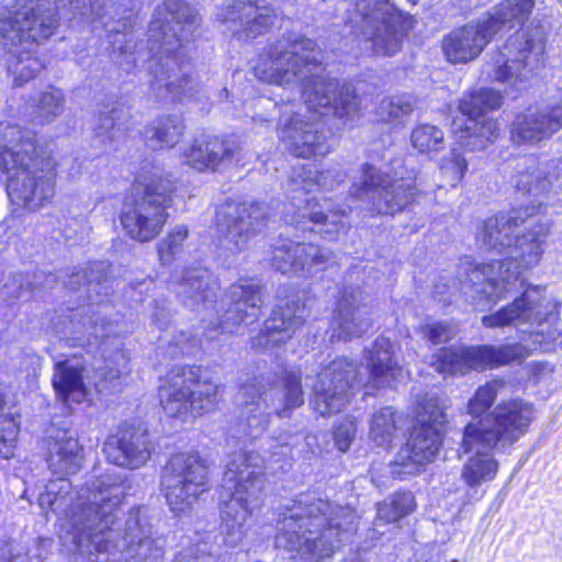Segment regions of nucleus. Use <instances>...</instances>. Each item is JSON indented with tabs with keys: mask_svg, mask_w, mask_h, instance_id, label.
Listing matches in <instances>:
<instances>
[{
	"mask_svg": "<svg viewBox=\"0 0 562 562\" xmlns=\"http://www.w3.org/2000/svg\"><path fill=\"white\" fill-rule=\"evenodd\" d=\"M356 10L364 22L362 29L370 36L373 50L379 55H394L405 29L390 0H357Z\"/></svg>",
	"mask_w": 562,
	"mask_h": 562,
	"instance_id": "nucleus-19",
	"label": "nucleus"
},
{
	"mask_svg": "<svg viewBox=\"0 0 562 562\" xmlns=\"http://www.w3.org/2000/svg\"><path fill=\"white\" fill-rule=\"evenodd\" d=\"M0 168L16 207L37 211L55 192V161L30 130L0 124Z\"/></svg>",
	"mask_w": 562,
	"mask_h": 562,
	"instance_id": "nucleus-5",
	"label": "nucleus"
},
{
	"mask_svg": "<svg viewBox=\"0 0 562 562\" xmlns=\"http://www.w3.org/2000/svg\"><path fill=\"white\" fill-rule=\"evenodd\" d=\"M121 111L112 109L108 112H101L94 124V132L97 136L112 140L116 137L117 127L116 121L120 120Z\"/></svg>",
	"mask_w": 562,
	"mask_h": 562,
	"instance_id": "nucleus-54",
	"label": "nucleus"
},
{
	"mask_svg": "<svg viewBox=\"0 0 562 562\" xmlns=\"http://www.w3.org/2000/svg\"><path fill=\"white\" fill-rule=\"evenodd\" d=\"M210 464L198 452H181L167 463L161 485L170 509L176 514L191 510L210 487Z\"/></svg>",
	"mask_w": 562,
	"mask_h": 562,
	"instance_id": "nucleus-14",
	"label": "nucleus"
},
{
	"mask_svg": "<svg viewBox=\"0 0 562 562\" xmlns=\"http://www.w3.org/2000/svg\"><path fill=\"white\" fill-rule=\"evenodd\" d=\"M52 381L57 397L63 402L81 403L89 395L91 386L101 391L83 359L77 356L58 361Z\"/></svg>",
	"mask_w": 562,
	"mask_h": 562,
	"instance_id": "nucleus-27",
	"label": "nucleus"
},
{
	"mask_svg": "<svg viewBox=\"0 0 562 562\" xmlns=\"http://www.w3.org/2000/svg\"><path fill=\"white\" fill-rule=\"evenodd\" d=\"M519 276L520 266L512 259L475 265L469 269L461 292L473 303L483 299L495 303L518 289Z\"/></svg>",
	"mask_w": 562,
	"mask_h": 562,
	"instance_id": "nucleus-18",
	"label": "nucleus"
},
{
	"mask_svg": "<svg viewBox=\"0 0 562 562\" xmlns=\"http://www.w3.org/2000/svg\"><path fill=\"white\" fill-rule=\"evenodd\" d=\"M279 138L299 158L324 157L330 151L326 135L318 130L315 122L306 121L301 113L280 120Z\"/></svg>",
	"mask_w": 562,
	"mask_h": 562,
	"instance_id": "nucleus-24",
	"label": "nucleus"
},
{
	"mask_svg": "<svg viewBox=\"0 0 562 562\" xmlns=\"http://www.w3.org/2000/svg\"><path fill=\"white\" fill-rule=\"evenodd\" d=\"M363 383L357 363L345 357L337 358L318 373L312 405L322 416L338 413L349 402L351 391Z\"/></svg>",
	"mask_w": 562,
	"mask_h": 562,
	"instance_id": "nucleus-16",
	"label": "nucleus"
},
{
	"mask_svg": "<svg viewBox=\"0 0 562 562\" xmlns=\"http://www.w3.org/2000/svg\"><path fill=\"white\" fill-rule=\"evenodd\" d=\"M70 5L76 14L81 15L86 21L102 18L109 8L105 3L101 4L100 0H71Z\"/></svg>",
	"mask_w": 562,
	"mask_h": 562,
	"instance_id": "nucleus-56",
	"label": "nucleus"
},
{
	"mask_svg": "<svg viewBox=\"0 0 562 562\" xmlns=\"http://www.w3.org/2000/svg\"><path fill=\"white\" fill-rule=\"evenodd\" d=\"M328 173V171L319 172L316 175L315 180L310 178L303 180V190L311 191L313 184L323 187L325 189L331 187V182L327 181Z\"/></svg>",
	"mask_w": 562,
	"mask_h": 562,
	"instance_id": "nucleus-61",
	"label": "nucleus"
},
{
	"mask_svg": "<svg viewBox=\"0 0 562 562\" xmlns=\"http://www.w3.org/2000/svg\"><path fill=\"white\" fill-rule=\"evenodd\" d=\"M411 143L420 154H435L445 148V133L437 125L419 124L411 133Z\"/></svg>",
	"mask_w": 562,
	"mask_h": 562,
	"instance_id": "nucleus-44",
	"label": "nucleus"
},
{
	"mask_svg": "<svg viewBox=\"0 0 562 562\" xmlns=\"http://www.w3.org/2000/svg\"><path fill=\"white\" fill-rule=\"evenodd\" d=\"M20 52L12 50L14 54L21 56L15 57L9 65L10 70L14 75V85L21 86L34 76H36L43 68V64L32 56L33 48L26 50L24 47H18Z\"/></svg>",
	"mask_w": 562,
	"mask_h": 562,
	"instance_id": "nucleus-49",
	"label": "nucleus"
},
{
	"mask_svg": "<svg viewBox=\"0 0 562 562\" xmlns=\"http://www.w3.org/2000/svg\"><path fill=\"white\" fill-rule=\"evenodd\" d=\"M232 307L226 312L225 319L221 322L224 330H232L229 322L241 323L245 317H257V311L262 304L261 286L255 280H240L228 290Z\"/></svg>",
	"mask_w": 562,
	"mask_h": 562,
	"instance_id": "nucleus-33",
	"label": "nucleus"
},
{
	"mask_svg": "<svg viewBox=\"0 0 562 562\" xmlns=\"http://www.w3.org/2000/svg\"><path fill=\"white\" fill-rule=\"evenodd\" d=\"M562 126V104L539 111H528L516 116L510 127L512 139L517 144H535L551 137Z\"/></svg>",
	"mask_w": 562,
	"mask_h": 562,
	"instance_id": "nucleus-30",
	"label": "nucleus"
},
{
	"mask_svg": "<svg viewBox=\"0 0 562 562\" xmlns=\"http://www.w3.org/2000/svg\"><path fill=\"white\" fill-rule=\"evenodd\" d=\"M293 241L283 243L280 246H276L271 265L273 268L285 273H295V262L293 258Z\"/></svg>",
	"mask_w": 562,
	"mask_h": 562,
	"instance_id": "nucleus-55",
	"label": "nucleus"
},
{
	"mask_svg": "<svg viewBox=\"0 0 562 562\" xmlns=\"http://www.w3.org/2000/svg\"><path fill=\"white\" fill-rule=\"evenodd\" d=\"M539 206L514 209L508 214L488 217L477 233V241L487 249L503 251L510 249V257L521 258L522 266L528 268L539 262L543 252V244L550 233L549 223H537L525 234L513 237L514 228L532 216Z\"/></svg>",
	"mask_w": 562,
	"mask_h": 562,
	"instance_id": "nucleus-7",
	"label": "nucleus"
},
{
	"mask_svg": "<svg viewBox=\"0 0 562 562\" xmlns=\"http://www.w3.org/2000/svg\"><path fill=\"white\" fill-rule=\"evenodd\" d=\"M357 431L355 418L345 419L335 430L334 440L337 448L345 452L349 449Z\"/></svg>",
	"mask_w": 562,
	"mask_h": 562,
	"instance_id": "nucleus-57",
	"label": "nucleus"
},
{
	"mask_svg": "<svg viewBox=\"0 0 562 562\" xmlns=\"http://www.w3.org/2000/svg\"><path fill=\"white\" fill-rule=\"evenodd\" d=\"M533 7V0H503L483 18L494 26L493 33L496 35L505 29L524 23L531 14Z\"/></svg>",
	"mask_w": 562,
	"mask_h": 562,
	"instance_id": "nucleus-38",
	"label": "nucleus"
},
{
	"mask_svg": "<svg viewBox=\"0 0 562 562\" xmlns=\"http://www.w3.org/2000/svg\"><path fill=\"white\" fill-rule=\"evenodd\" d=\"M277 18L274 10L262 2L236 1L221 14L223 21H239L245 25L248 35H257L267 31Z\"/></svg>",
	"mask_w": 562,
	"mask_h": 562,
	"instance_id": "nucleus-35",
	"label": "nucleus"
},
{
	"mask_svg": "<svg viewBox=\"0 0 562 562\" xmlns=\"http://www.w3.org/2000/svg\"><path fill=\"white\" fill-rule=\"evenodd\" d=\"M497 123L491 119L481 120L467 116L464 120H456L452 132L456 142L470 151L485 149L498 136Z\"/></svg>",
	"mask_w": 562,
	"mask_h": 562,
	"instance_id": "nucleus-36",
	"label": "nucleus"
},
{
	"mask_svg": "<svg viewBox=\"0 0 562 562\" xmlns=\"http://www.w3.org/2000/svg\"><path fill=\"white\" fill-rule=\"evenodd\" d=\"M540 288L527 289L513 303L495 313L483 316L482 324L487 328L509 325H540L547 319L548 308Z\"/></svg>",
	"mask_w": 562,
	"mask_h": 562,
	"instance_id": "nucleus-26",
	"label": "nucleus"
},
{
	"mask_svg": "<svg viewBox=\"0 0 562 562\" xmlns=\"http://www.w3.org/2000/svg\"><path fill=\"white\" fill-rule=\"evenodd\" d=\"M352 507L313 495H301L281 514L276 544L304 559L321 561L333 555L357 526Z\"/></svg>",
	"mask_w": 562,
	"mask_h": 562,
	"instance_id": "nucleus-4",
	"label": "nucleus"
},
{
	"mask_svg": "<svg viewBox=\"0 0 562 562\" xmlns=\"http://www.w3.org/2000/svg\"><path fill=\"white\" fill-rule=\"evenodd\" d=\"M362 181L355 189L359 199L371 196L375 209L381 214H395L413 203L417 190L411 180L391 181L371 165L363 166Z\"/></svg>",
	"mask_w": 562,
	"mask_h": 562,
	"instance_id": "nucleus-20",
	"label": "nucleus"
},
{
	"mask_svg": "<svg viewBox=\"0 0 562 562\" xmlns=\"http://www.w3.org/2000/svg\"><path fill=\"white\" fill-rule=\"evenodd\" d=\"M467 169L468 162L456 147L451 149L449 157L441 160L440 170L452 187L463 179Z\"/></svg>",
	"mask_w": 562,
	"mask_h": 562,
	"instance_id": "nucleus-53",
	"label": "nucleus"
},
{
	"mask_svg": "<svg viewBox=\"0 0 562 562\" xmlns=\"http://www.w3.org/2000/svg\"><path fill=\"white\" fill-rule=\"evenodd\" d=\"M358 288H346L337 303L333 322V338L350 340L362 336L371 326V307Z\"/></svg>",
	"mask_w": 562,
	"mask_h": 562,
	"instance_id": "nucleus-25",
	"label": "nucleus"
},
{
	"mask_svg": "<svg viewBox=\"0 0 562 562\" xmlns=\"http://www.w3.org/2000/svg\"><path fill=\"white\" fill-rule=\"evenodd\" d=\"M64 94L57 88H49L41 93L34 104L35 119L41 123L53 122L64 109Z\"/></svg>",
	"mask_w": 562,
	"mask_h": 562,
	"instance_id": "nucleus-48",
	"label": "nucleus"
},
{
	"mask_svg": "<svg viewBox=\"0 0 562 562\" xmlns=\"http://www.w3.org/2000/svg\"><path fill=\"white\" fill-rule=\"evenodd\" d=\"M183 128V123L179 117L166 116L147 131V136L160 148L172 147L180 140Z\"/></svg>",
	"mask_w": 562,
	"mask_h": 562,
	"instance_id": "nucleus-46",
	"label": "nucleus"
},
{
	"mask_svg": "<svg viewBox=\"0 0 562 562\" xmlns=\"http://www.w3.org/2000/svg\"><path fill=\"white\" fill-rule=\"evenodd\" d=\"M532 404L519 398L503 401L484 418L469 423L463 430L461 449L512 446L528 429L533 419Z\"/></svg>",
	"mask_w": 562,
	"mask_h": 562,
	"instance_id": "nucleus-9",
	"label": "nucleus"
},
{
	"mask_svg": "<svg viewBox=\"0 0 562 562\" xmlns=\"http://www.w3.org/2000/svg\"><path fill=\"white\" fill-rule=\"evenodd\" d=\"M493 27L482 16L451 30L441 40L446 59L454 65L475 60L495 36Z\"/></svg>",
	"mask_w": 562,
	"mask_h": 562,
	"instance_id": "nucleus-23",
	"label": "nucleus"
},
{
	"mask_svg": "<svg viewBox=\"0 0 562 562\" xmlns=\"http://www.w3.org/2000/svg\"><path fill=\"white\" fill-rule=\"evenodd\" d=\"M58 25L57 8L47 0H15L0 12V44L16 50H31L53 35Z\"/></svg>",
	"mask_w": 562,
	"mask_h": 562,
	"instance_id": "nucleus-10",
	"label": "nucleus"
},
{
	"mask_svg": "<svg viewBox=\"0 0 562 562\" xmlns=\"http://www.w3.org/2000/svg\"><path fill=\"white\" fill-rule=\"evenodd\" d=\"M195 10L182 0H167L158 5L149 27L150 89L158 98H191L199 91V81L186 63L183 53L198 25Z\"/></svg>",
	"mask_w": 562,
	"mask_h": 562,
	"instance_id": "nucleus-3",
	"label": "nucleus"
},
{
	"mask_svg": "<svg viewBox=\"0 0 562 562\" xmlns=\"http://www.w3.org/2000/svg\"><path fill=\"white\" fill-rule=\"evenodd\" d=\"M190 397L193 402V411L200 415L205 411L213 408L218 397V386L209 380H202L199 375L200 370L194 368L183 369Z\"/></svg>",
	"mask_w": 562,
	"mask_h": 562,
	"instance_id": "nucleus-40",
	"label": "nucleus"
},
{
	"mask_svg": "<svg viewBox=\"0 0 562 562\" xmlns=\"http://www.w3.org/2000/svg\"><path fill=\"white\" fill-rule=\"evenodd\" d=\"M89 490V503L60 522V539L65 544L70 540V550L87 557L89 562H104L99 560L102 553L109 554L105 562H147L162 557L164 540L153 537L151 526L139 509L130 512L122 538L112 532L126 491L120 475H102L91 482Z\"/></svg>",
	"mask_w": 562,
	"mask_h": 562,
	"instance_id": "nucleus-1",
	"label": "nucleus"
},
{
	"mask_svg": "<svg viewBox=\"0 0 562 562\" xmlns=\"http://www.w3.org/2000/svg\"><path fill=\"white\" fill-rule=\"evenodd\" d=\"M263 460L257 452L239 451L227 462L224 487L233 491L229 499L222 494L221 536L228 547L237 546L246 535V521L262 506L265 498Z\"/></svg>",
	"mask_w": 562,
	"mask_h": 562,
	"instance_id": "nucleus-6",
	"label": "nucleus"
},
{
	"mask_svg": "<svg viewBox=\"0 0 562 562\" xmlns=\"http://www.w3.org/2000/svg\"><path fill=\"white\" fill-rule=\"evenodd\" d=\"M188 237L186 226L175 227L157 245L159 260L162 265H170L181 252L183 241Z\"/></svg>",
	"mask_w": 562,
	"mask_h": 562,
	"instance_id": "nucleus-52",
	"label": "nucleus"
},
{
	"mask_svg": "<svg viewBox=\"0 0 562 562\" xmlns=\"http://www.w3.org/2000/svg\"><path fill=\"white\" fill-rule=\"evenodd\" d=\"M194 340L186 335L184 333H181L179 337H176L175 345L181 349V351H187L191 346H193Z\"/></svg>",
	"mask_w": 562,
	"mask_h": 562,
	"instance_id": "nucleus-64",
	"label": "nucleus"
},
{
	"mask_svg": "<svg viewBox=\"0 0 562 562\" xmlns=\"http://www.w3.org/2000/svg\"><path fill=\"white\" fill-rule=\"evenodd\" d=\"M516 188L519 191L539 195L549 188V180L539 170L538 165L532 161L526 169H520L516 175Z\"/></svg>",
	"mask_w": 562,
	"mask_h": 562,
	"instance_id": "nucleus-51",
	"label": "nucleus"
},
{
	"mask_svg": "<svg viewBox=\"0 0 562 562\" xmlns=\"http://www.w3.org/2000/svg\"><path fill=\"white\" fill-rule=\"evenodd\" d=\"M243 417L250 428L263 429L271 415L285 418L304 404L301 376L296 372H282L269 387H244Z\"/></svg>",
	"mask_w": 562,
	"mask_h": 562,
	"instance_id": "nucleus-11",
	"label": "nucleus"
},
{
	"mask_svg": "<svg viewBox=\"0 0 562 562\" xmlns=\"http://www.w3.org/2000/svg\"><path fill=\"white\" fill-rule=\"evenodd\" d=\"M368 381L374 386H384L401 374V367L394 358L393 344L389 338L379 337L367 351Z\"/></svg>",
	"mask_w": 562,
	"mask_h": 562,
	"instance_id": "nucleus-34",
	"label": "nucleus"
},
{
	"mask_svg": "<svg viewBox=\"0 0 562 562\" xmlns=\"http://www.w3.org/2000/svg\"><path fill=\"white\" fill-rule=\"evenodd\" d=\"M442 436L439 428L426 424L416 426L390 463L391 474L401 480L419 474L427 463L434 461L441 447Z\"/></svg>",
	"mask_w": 562,
	"mask_h": 562,
	"instance_id": "nucleus-21",
	"label": "nucleus"
},
{
	"mask_svg": "<svg viewBox=\"0 0 562 562\" xmlns=\"http://www.w3.org/2000/svg\"><path fill=\"white\" fill-rule=\"evenodd\" d=\"M528 355V349L521 344L443 348L434 356V367L441 374H463L469 370L508 364Z\"/></svg>",
	"mask_w": 562,
	"mask_h": 562,
	"instance_id": "nucleus-15",
	"label": "nucleus"
},
{
	"mask_svg": "<svg viewBox=\"0 0 562 562\" xmlns=\"http://www.w3.org/2000/svg\"><path fill=\"white\" fill-rule=\"evenodd\" d=\"M544 32L540 24L522 26L491 57L488 76L510 89H520L541 64Z\"/></svg>",
	"mask_w": 562,
	"mask_h": 562,
	"instance_id": "nucleus-8",
	"label": "nucleus"
},
{
	"mask_svg": "<svg viewBox=\"0 0 562 562\" xmlns=\"http://www.w3.org/2000/svg\"><path fill=\"white\" fill-rule=\"evenodd\" d=\"M292 255L295 262V273H311L314 270L325 269L335 258L334 252L327 248L301 243H294Z\"/></svg>",
	"mask_w": 562,
	"mask_h": 562,
	"instance_id": "nucleus-41",
	"label": "nucleus"
},
{
	"mask_svg": "<svg viewBox=\"0 0 562 562\" xmlns=\"http://www.w3.org/2000/svg\"><path fill=\"white\" fill-rule=\"evenodd\" d=\"M347 215L345 209L331 210L327 203L321 204L316 198L306 199L303 206H299L297 212L288 213L285 221L296 225L302 229L313 231V226H317V232L329 240L336 239L341 233L346 232V223L344 217Z\"/></svg>",
	"mask_w": 562,
	"mask_h": 562,
	"instance_id": "nucleus-28",
	"label": "nucleus"
},
{
	"mask_svg": "<svg viewBox=\"0 0 562 562\" xmlns=\"http://www.w3.org/2000/svg\"><path fill=\"white\" fill-rule=\"evenodd\" d=\"M494 448H473L475 451L462 467L461 480L470 488H476L493 481L499 470L498 461L487 451Z\"/></svg>",
	"mask_w": 562,
	"mask_h": 562,
	"instance_id": "nucleus-37",
	"label": "nucleus"
},
{
	"mask_svg": "<svg viewBox=\"0 0 562 562\" xmlns=\"http://www.w3.org/2000/svg\"><path fill=\"white\" fill-rule=\"evenodd\" d=\"M422 334L425 338L429 339L432 344H441L450 339L453 330L450 326L443 323H431L422 327Z\"/></svg>",
	"mask_w": 562,
	"mask_h": 562,
	"instance_id": "nucleus-58",
	"label": "nucleus"
},
{
	"mask_svg": "<svg viewBox=\"0 0 562 562\" xmlns=\"http://www.w3.org/2000/svg\"><path fill=\"white\" fill-rule=\"evenodd\" d=\"M83 459V446L71 431L57 430L47 439L45 461L49 471L59 477L50 481L46 485V491L38 496L42 509L57 512L68 506L72 501L71 486L64 476L78 472Z\"/></svg>",
	"mask_w": 562,
	"mask_h": 562,
	"instance_id": "nucleus-12",
	"label": "nucleus"
},
{
	"mask_svg": "<svg viewBox=\"0 0 562 562\" xmlns=\"http://www.w3.org/2000/svg\"><path fill=\"white\" fill-rule=\"evenodd\" d=\"M169 319V313L166 312L164 308H156V311L153 314V322L160 328L165 329V327L168 325Z\"/></svg>",
	"mask_w": 562,
	"mask_h": 562,
	"instance_id": "nucleus-63",
	"label": "nucleus"
},
{
	"mask_svg": "<svg viewBox=\"0 0 562 562\" xmlns=\"http://www.w3.org/2000/svg\"><path fill=\"white\" fill-rule=\"evenodd\" d=\"M147 435L140 430L126 429L109 438L104 445L108 460L123 468H138L149 459Z\"/></svg>",
	"mask_w": 562,
	"mask_h": 562,
	"instance_id": "nucleus-31",
	"label": "nucleus"
},
{
	"mask_svg": "<svg viewBox=\"0 0 562 562\" xmlns=\"http://www.w3.org/2000/svg\"><path fill=\"white\" fill-rule=\"evenodd\" d=\"M381 110L391 119H400L408 115L413 111V105L411 102L402 100L401 98H392L382 103Z\"/></svg>",
	"mask_w": 562,
	"mask_h": 562,
	"instance_id": "nucleus-59",
	"label": "nucleus"
},
{
	"mask_svg": "<svg viewBox=\"0 0 562 562\" xmlns=\"http://www.w3.org/2000/svg\"><path fill=\"white\" fill-rule=\"evenodd\" d=\"M502 104V95L493 89H475L464 94L459 102V111L464 116L473 119H483V114L490 110H495Z\"/></svg>",
	"mask_w": 562,
	"mask_h": 562,
	"instance_id": "nucleus-42",
	"label": "nucleus"
},
{
	"mask_svg": "<svg viewBox=\"0 0 562 562\" xmlns=\"http://www.w3.org/2000/svg\"><path fill=\"white\" fill-rule=\"evenodd\" d=\"M108 263L95 262L89 268V272L85 271L83 277L88 279V283H100L106 274Z\"/></svg>",
	"mask_w": 562,
	"mask_h": 562,
	"instance_id": "nucleus-60",
	"label": "nucleus"
},
{
	"mask_svg": "<svg viewBox=\"0 0 562 562\" xmlns=\"http://www.w3.org/2000/svg\"><path fill=\"white\" fill-rule=\"evenodd\" d=\"M395 432V414L391 407H383L372 415L369 437L376 446L389 447Z\"/></svg>",
	"mask_w": 562,
	"mask_h": 562,
	"instance_id": "nucleus-45",
	"label": "nucleus"
},
{
	"mask_svg": "<svg viewBox=\"0 0 562 562\" xmlns=\"http://www.w3.org/2000/svg\"><path fill=\"white\" fill-rule=\"evenodd\" d=\"M503 382L493 380L481 385L469 400L468 412L474 417L485 414L494 404Z\"/></svg>",
	"mask_w": 562,
	"mask_h": 562,
	"instance_id": "nucleus-50",
	"label": "nucleus"
},
{
	"mask_svg": "<svg viewBox=\"0 0 562 562\" xmlns=\"http://www.w3.org/2000/svg\"><path fill=\"white\" fill-rule=\"evenodd\" d=\"M184 371L173 378L168 386L160 389V403L167 415L170 417H186L188 415L195 416L196 411H193V402L190 397V390L188 386Z\"/></svg>",
	"mask_w": 562,
	"mask_h": 562,
	"instance_id": "nucleus-39",
	"label": "nucleus"
},
{
	"mask_svg": "<svg viewBox=\"0 0 562 562\" xmlns=\"http://www.w3.org/2000/svg\"><path fill=\"white\" fill-rule=\"evenodd\" d=\"M175 291L182 303L191 310L207 307L216 297L215 283L206 269L191 268L172 274Z\"/></svg>",
	"mask_w": 562,
	"mask_h": 562,
	"instance_id": "nucleus-32",
	"label": "nucleus"
},
{
	"mask_svg": "<svg viewBox=\"0 0 562 562\" xmlns=\"http://www.w3.org/2000/svg\"><path fill=\"white\" fill-rule=\"evenodd\" d=\"M268 220L265 205L258 203H226L216 212L215 228L218 244L227 251L240 250Z\"/></svg>",
	"mask_w": 562,
	"mask_h": 562,
	"instance_id": "nucleus-17",
	"label": "nucleus"
},
{
	"mask_svg": "<svg viewBox=\"0 0 562 562\" xmlns=\"http://www.w3.org/2000/svg\"><path fill=\"white\" fill-rule=\"evenodd\" d=\"M171 562H199L194 548H188L179 552Z\"/></svg>",
	"mask_w": 562,
	"mask_h": 562,
	"instance_id": "nucleus-62",
	"label": "nucleus"
},
{
	"mask_svg": "<svg viewBox=\"0 0 562 562\" xmlns=\"http://www.w3.org/2000/svg\"><path fill=\"white\" fill-rule=\"evenodd\" d=\"M414 508L415 499L411 492L395 494L378 505V519L385 522H395L411 514Z\"/></svg>",
	"mask_w": 562,
	"mask_h": 562,
	"instance_id": "nucleus-47",
	"label": "nucleus"
},
{
	"mask_svg": "<svg viewBox=\"0 0 562 562\" xmlns=\"http://www.w3.org/2000/svg\"><path fill=\"white\" fill-rule=\"evenodd\" d=\"M450 406V400L447 396L427 394L418 405L419 425L426 424L441 430L447 424V408Z\"/></svg>",
	"mask_w": 562,
	"mask_h": 562,
	"instance_id": "nucleus-43",
	"label": "nucleus"
},
{
	"mask_svg": "<svg viewBox=\"0 0 562 562\" xmlns=\"http://www.w3.org/2000/svg\"><path fill=\"white\" fill-rule=\"evenodd\" d=\"M307 317V311L300 299L280 302L265 324V333L256 338V346L272 348L289 339Z\"/></svg>",
	"mask_w": 562,
	"mask_h": 562,
	"instance_id": "nucleus-29",
	"label": "nucleus"
},
{
	"mask_svg": "<svg viewBox=\"0 0 562 562\" xmlns=\"http://www.w3.org/2000/svg\"><path fill=\"white\" fill-rule=\"evenodd\" d=\"M244 143L236 136L207 137L195 139L184 149L183 158L187 165L199 171H217L239 164L244 158Z\"/></svg>",
	"mask_w": 562,
	"mask_h": 562,
	"instance_id": "nucleus-22",
	"label": "nucleus"
},
{
	"mask_svg": "<svg viewBox=\"0 0 562 562\" xmlns=\"http://www.w3.org/2000/svg\"><path fill=\"white\" fill-rule=\"evenodd\" d=\"M322 60L323 53L314 41L289 34L260 53L254 72L260 81L280 87L301 82L310 111L350 122L359 114V97L351 85L317 74Z\"/></svg>",
	"mask_w": 562,
	"mask_h": 562,
	"instance_id": "nucleus-2",
	"label": "nucleus"
},
{
	"mask_svg": "<svg viewBox=\"0 0 562 562\" xmlns=\"http://www.w3.org/2000/svg\"><path fill=\"white\" fill-rule=\"evenodd\" d=\"M173 191L172 180L155 173L145 184L144 194L122 211L121 223L126 234L140 243L154 239L166 224Z\"/></svg>",
	"mask_w": 562,
	"mask_h": 562,
	"instance_id": "nucleus-13",
	"label": "nucleus"
}]
</instances>
